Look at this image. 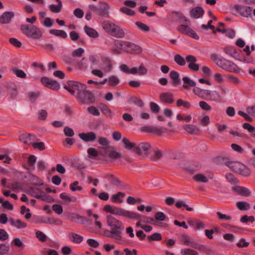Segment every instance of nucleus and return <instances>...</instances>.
<instances>
[{"mask_svg":"<svg viewBox=\"0 0 255 255\" xmlns=\"http://www.w3.org/2000/svg\"><path fill=\"white\" fill-rule=\"evenodd\" d=\"M107 221L108 226L111 227L110 230L108 231L109 234L107 237L112 238L118 244H122L123 241V232L125 229L123 223L112 215L107 216Z\"/></svg>","mask_w":255,"mask_h":255,"instance_id":"f257e3e1","label":"nucleus"},{"mask_svg":"<svg viewBox=\"0 0 255 255\" xmlns=\"http://www.w3.org/2000/svg\"><path fill=\"white\" fill-rule=\"evenodd\" d=\"M20 30L27 37L38 39L42 36V32L36 26L33 24H22L20 26Z\"/></svg>","mask_w":255,"mask_h":255,"instance_id":"f03ea898","label":"nucleus"},{"mask_svg":"<svg viewBox=\"0 0 255 255\" xmlns=\"http://www.w3.org/2000/svg\"><path fill=\"white\" fill-rule=\"evenodd\" d=\"M225 164L232 171L243 176L248 177L251 175L250 169L241 162L228 161L226 162Z\"/></svg>","mask_w":255,"mask_h":255,"instance_id":"7ed1b4c3","label":"nucleus"},{"mask_svg":"<svg viewBox=\"0 0 255 255\" xmlns=\"http://www.w3.org/2000/svg\"><path fill=\"white\" fill-rule=\"evenodd\" d=\"M64 88L73 96H79L80 93L87 89V86L83 84L74 81H69Z\"/></svg>","mask_w":255,"mask_h":255,"instance_id":"20e7f679","label":"nucleus"},{"mask_svg":"<svg viewBox=\"0 0 255 255\" xmlns=\"http://www.w3.org/2000/svg\"><path fill=\"white\" fill-rule=\"evenodd\" d=\"M79 96H76V98L81 104H92L95 102V98L92 92L89 90H85Z\"/></svg>","mask_w":255,"mask_h":255,"instance_id":"39448f33","label":"nucleus"},{"mask_svg":"<svg viewBox=\"0 0 255 255\" xmlns=\"http://www.w3.org/2000/svg\"><path fill=\"white\" fill-rule=\"evenodd\" d=\"M218 66L222 69L229 72H237L238 69L237 66L233 62L223 58L219 63Z\"/></svg>","mask_w":255,"mask_h":255,"instance_id":"423d86ee","label":"nucleus"},{"mask_svg":"<svg viewBox=\"0 0 255 255\" xmlns=\"http://www.w3.org/2000/svg\"><path fill=\"white\" fill-rule=\"evenodd\" d=\"M101 154L114 160L122 156L121 154L116 151L115 147L112 146H108L103 148V152Z\"/></svg>","mask_w":255,"mask_h":255,"instance_id":"0eeeda50","label":"nucleus"},{"mask_svg":"<svg viewBox=\"0 0 255 255\" xmlns=\"http://www.w3.org/2000/svg\"><path fill=\"white\" fill-rule=\"evenodd\" d=\"M177 29L180 32L186 34L195 39L197 40L199 38L197 34L187 25L183 24L180 25L178 27Z\"/></svg>","mask_w":255,"mask_h":255,"instance_id":"6e6552de","label":"nucleus"},{"mask_svg":"<svg viewBox=\"0 0 255 255\" xmlns=\"http://www.w3.org/2000/svg\"><path fill=\"white\" fill-rule=\"evenodd\" d=\"M234 9L242 16L248 17L252 15V8L250 6L235 5Z\"/></svg>","mask_w":255,"mask_h":255,"instance_id":"1a4fd4ad","label":"nucleus"},{"mask_svg":"<svg viewBox=\"0 0 255 255\" xmlns=\"http://www.w3.org/2000/svg\"><path fill=\"white\" fill-rule=\"evenodd\" d=\"M41 82L47 87L54 90H58L60 88V85L58 82L51 80L47 77H42L41 78Z\"/></svg>","mask_w":255,"mask_h":255,"instance_id":"9d476101","label":"nucleus"},{"mask_svg":"<svg viewBox=\"0 0 255 255\" xmlns=\"http://www.w3.org/2000/svg\"><path fill=\"white\" fill-rule=\"evenodd\" d=\"M151 148V145L148 142H141L138 145H135V152L138 155L144 154L146 156H148V151Z\"/></svg>","mask_w":255,"mask_h":255,"instance_id":"9b49d317","label":"nucleus"},{"mask_svg":"<svg viewBox=\"0 0 255 255\" xmlns=\"http://www.w3.org/2000/svg\"><path fill=\"white\" fill-rule=\"evenodd\" d=\"M185 59L186 62L189 63L188 67L189 69L193 71H197L199 70V65L195 63L197 61L195 56L188 55L186 56Z\"/></svg>","mask_w":255,"mask_h":255,"instance_id":"f8f14e48","label":"nucleus"},{"mask_svg":"<svg viewBox=\"0 0 255 255\" xmlns=\"http://www.w3.org/2000/svg\"><path fill=\"white\" fill-rule=\"evenodd\" d=\"M163 156V152L160 149L156 148L150 151L148 157L149 160L153 162H157L161 159Z\"/></svg>","mask_w":255,"mask_h":255,"instance_id":"ddd939ff","label":"nucleus"},{"mask_svg":"<svg viewBox=\"0 0 255 255\" xmlns=\"http://www.w3.org/2000/svg\"><path fill=\"white\" fill-rule=\"evenodd\" d=\"M125 52L130 54H139L142 52V49L139 45L127 41Z\"/></svg>","mask_w":255,"mask_h":255,"instance_id":"4468645a","label":"nucleus"},{"mask_svg":"<svg viewBox=\"0 0 255 255\" xmlns=\"http://www.w3.org/2000/svg\"><path fill=\"white\" fill-rule=\"evenodd\" d=\"M206 99H208L212 101L220 102L222 100V96L217 91H211L208 90Z\"/></svg>","mask_w":255,"mask_h":255,"instance_id":"2eb2a0df","label":"nucleus"},{"mask_svg":"<svg viewBox=\"0 0 255 255\" xmlns=\"http://www.w3.org/2000/svg\"><path fill=\"white\" fill-rule=\"evenodd\" d=\"M109 9L110 6L107 2H101L98 6L97 14L102 16H108Z\"/></svg>","mask_w":255,"mask_h":255,"instance_id":"dca6fc26","label":"nucleus"},{"mask_svg":"<svg viewBox=\"0 0 255 255\" xmlns=\"http://www.w3.org/2000/svg\"><path fill=\"white\" fill-rule=\"evenodd\" d=\"M80 138L85 142L95 141L97 138L96 133L93 131L82 132L79 134Z\"/></svg>","mask_w":255,"mask_h":255,"instance_id":"f3484780","label":"nucleus"},{"mask_svg":"<svg viewBox=\"0 0 255 255\" xmlns=\"http://www.w3.org/2000/svg\"><path fill=\"white\" fill-rule=\"evenodd\" d=\"M204 13V10L201 6H196L190 11V16L195 19L202 17Z\"/></svg>","mask_w":255,"mask_h":255,"instance_id":"a211bd4d","label":"nucleus"},{"mask_svg":"<svg viewBox=\"0 0 255 255\" xmlns=\"http://www.w3.org/2000/svg\"><path fill=\"white\" fill-rule=\"evenodd\" d=\"M14 15V12L12 11H6L3 12L0 16V23L2 24L9 23Z\"/></svg>","mask_w":255,"mask_h":255,"instance_id":"6ab92c4d","label":"nucleus"},{"mask_svg":"<svg viewBox=\"0 0 255 255\" xmlns=\"http://www.w3.org/2000/svg\"><path fill=\"white\" fill-rule=\"evenodd\" d=\"M159 98L162 103L166 104H172L174 102L173 95L169 92L161 93Z\"/></svg>","mask_w":255,"mask_h":255,"instance_id":"aec40b11","label":"nucleus"},{"mask_svg":"<svg viewBox=\"0 0 255 255\" xmlns=\"http://www.w3.org/2000/svg\"><path fill=\"white\" fill-rule=\"evenodd\" d=\"M10 225L18 229H21L26 227L27 224L19 219L15 220L12 218L9 219Z\"/></svg>","mask_w":255,"mask_h":255,"instance_id":"412c9836","label":"nucleus"},{"mask_svg":"<svg viewBox=\"0 0 255 255\" xmlns=\"http://www.w3.org/2000/svg\"><path fill=\"white\" fill-rule=\"evenodd\" d=\"M34 135L29 133H23L20 135L19 139L20 141L25 144H32L34 140Z\"/></svg>","mask_w":255,"mask_h":255,"instance_id":"4be33fe9","label":"nucleus"},{"mask_svg":"<svg viewBox=\"0 0 255 255\" xmlns=\"http://www.w3.org/2000/svg\"><path fill=\"white\" fill-rule=\"evenodd\" d=\"M110 34L114 37L122 38L125 36V32L119 26L115 24Z\"/></svg>","mask_w":255,"mask_h":255,"instance_id":"5701e85b","label":"nucleus"},{"mask_svg":"<svg viewBox=\"0 0 255 255\" xmlns=\"http://www.w3.org/2000/svg\"><path fill=\"white\" fill-rule=\"evenodd\" d=\"M233 191L237 194L244 196H249L251 194L249 190L244 187L236 186L233 188Z\"/></svg>","mask_w":255,"mask_h":255,"instance_id":"b1692460","label":"nucleus"},{"mask_svg":"<svg viewBox=\"0 0 255 255\" xmlns=\"http://www.w3.org/2000/svg\"><path fill=\"white\" fill-rule=\"evenodd\" d=\"M182 80L183 81V87L186 90H189L191 87H196V82L188 77H184Z\"/></svg>","mask_w":255,"mask_h":255,"instance_id":"393cba45","label":"nucleus"},{"mask_svg":"<svg viewBox=\"0 0 255 255\" xmlns=\"http://www.w3.org/2000/svg\"><path fill=\"white\" fill-rule=\"evenodd\" d=\"M188 224L196 229H202L205 228V224L198 219L190 220L187 221Z\"/></svg>","mask_w":255,"mask_h":255,"instance_id":"a878e982","label":"nucleus"},{"mask_svg":"<svg viewBox=\"0 0 255 255\" xmlns=\"http://www.w3.org/2000/svg\"><path fill=\"white\" fill-rule=\"evenodd\" d=\"M68 238L74 243L80 244L83 241L82 236L73 232L69 233Z\"/></svg>","mask_w":255,"mask_h":255,"instance_id":"bb28decb","label":"nucleus"},{"mask_svg":"<svg viewBox=\"0 0 255 255\" xmlns=\"http://www.w3.org/2000/svg\"><path fill=\"white\" fill-rule=\"evenodd\" d=\"M138 213L125 210L123 217L129 220H138Z\"/></svg>","mask_w":255,"mask_h":255,"instance_id":"cd10ccee","label":"nucleus"},{"mask_svg":"<svg viewBox=\"0 0 255 255\" xmlns=\"http://www.w3.org/2000/svg\"><path fill=\"white\" fill-rule=\"evenodd\" d=\"M170 78L173 80L172 84L177 86L180 84V80L179 78V74L175 71L172 70L170 71L169 74Z\"/></svg>","mask_w":255,"mask_h":255,"instance_id":"c85d7f7f","label":"nucleus"},{"mask_svg":"<svg viewBox=\"0 0 255 255\" xmlns=\"http://www.w3.org/2000/svg\"><path fill=\"white\" fill-rule=\"evenodd\" d=\"M56 1L58 2L57 5L54 4H50L49 8L52 12L59 13L61 11L62 2L61 0H56Z\"/></svg>","mask_w":255,"mask_h":255,"instance_id":"c756f323","label":"nucleus"},{"mask_svg":"<svg viewBox=\"0 0 255 255\" xmlns=\"http://www.w3.org/2000/svg\"><path fill=\"white\" fill-rule=\"evenodd\" d=\"M125 196V194L123 192H119L116 194H113L111 196V200L113 203H121L123 202L122 198Z\"/></svg>","mask_w":255,"mask_h":255,"instance_id":"7c9ffc66","label":"nucleus"},{"mask_svg":"<svg viewBox=\"0 0 255 255\" xmlns=\"http://www.w3.org/2000/svg\"><path fill=\"white\" fill-rule=\"evenodd\" d=\"M84 29L86 34L90 37L97 38L99 36V34L95 29L90 27L87 25H85Z\"/></svg>","mask_w":255,"mask_h":255,"instance_id":"2f4dec72","label":"nucleus"},{"mask_svg":"<svg viewBox=\"0 0 255 255\" xmlns=\"http://www.w3.org/2000/svg\"><path fill=\"white\" fill-rule=\"evenodd\" d=\"M49 33L51 34L60 37L62 38H66L67 37V34L63 30L50 29Z\"/></svg>","mask_w":255,"mask_h":255,"instance_id":"473e14b6","label":"nucleus"},{"mask_svg":"<svg viewBox=\"0 0 255 255\" xmlns=\"http://www.w3.org/2000/svg\"><path fill=\"white\" fill-rule=\"evenodd\" d=\"M208 90L201 89L198 87H195L193 89V92L197 96L202 98H206Z\"/></svg>","mask_w":255,"mask_h":255,"instance_id":"72a5a7b5","label":"nucleus"},{"mask_svg":"<svg viewBox=\"0 0 255 255\" xmlns=\"http://www.w3.org/2000/svg\"><path fill=\"white\" fill-rule=\"evenodd\" d=\"M237 207L241 211H247L250 209V204L246 201H239L236 203Z\"/></svg>","mask_w":255,"mask_h":255,"instance_id":"f704fd0d","label":"nucleus"},{"mask_svg":"<svg viewBox=\"0 0 255 255\" xmlns=\"http://www.w3.org/2000/svg\"><path fill=\"white\" fill-rule=\"evenodd\" d=\"M167 129L165 128L162 127L158 128L156 127H152L151 133H154L158 136H161L164 133L166 132Z\"/></svg>","mask_w":255,"mask_h":255,"instance_id":"c9c22d12","label":"nucleus"},{"mask_svg":"<svg viewBox=\"0 0 255 255\" xmlns=\"http://www.w3.org/2000/svg\"><path fill=\"white\" fill-rule=\"evenodd\" d=\"M138 220L141 221L142 223L147 224H153L154 221L153 218L150 217L142 215L139 214H138Z\"/></svg>","mask_w":255,"mask_h":255,"instance_id":"e433bc0d","label":"nucleus"},{"mask_svg":"<svg viewBox=\"0 0 255 255\" xmlns=\"http://www.w3.org/2000/svg\"><path fill=\"white\" fill-rule=\"evenodd\" d=\"M174 60L179 66H183L186 64V59L179 54H176L174 57Z\"/></svg>","mask_w":255,"mask_h":255,"instance_id":"4c0bfd02","label":"nucleus"},{"mask_svg":"<svg viewBox=\"0 0 255 255\" xmlns=\"http://www.w3.org/2000/svg\"><path fill=\"white\" fill-rule=\"evenodd\" d=\"M122 141L125 145V148L128 150H131L133 148L135 147L136 144L131 142L128 138L124 137Z\"/></svg>","mask_w":255,"mask_h":255,"instance_id":"58836bf2","label":"nucleus"},{"mask_svg":"<svg viewBox=\"0 0 255 255\" xmlns=\"http://www.w3.org/2000/svg\"><path fill=\"white\" fill-rule=\"evenodd\" d=\"M127 42V41L121 40H115L114 41V44L117 48L125 51Z\"/></svg>","mask_w":255,"mask_h":255,"instance_id":"ea45409f","label":"nucleus"},{"mask_svg":"<svg viewBox=\"0 0 255 255\" xmlns=\"http://www.w3.org/2000/svg\"><path fill=\"white\" fill-rule=\"evenodd\" d=\"M114 23H111L109 21H105L102 23V27L109 34L111 33L112 28L114 27Z\"/></svg>","mask_w":255,"mask_h":255,"instance_id":"a19ab883","label":"nucleus"},{"mask_svg":"<svg viewBox=\"0 0 255 255\" xmlns=\"http://www.w3.org/2000/svg\"><path fill=\"white\" fill-rule=\"evenodd\" d=\"M104 70L105 71L109 72L112 68L111 60L109 58H105L104 59Z\"/></svg>","mask_w":255,"mask_h":255,"instance_id":"79ce46f5","label":"nucleus"},{"mask_svg":"<svg viewBox=\"0 0 255 255\" xmlns=\"http://www.w3.org/2000/svg\"><path fill=\"white\" fill-rule=\"evenodd\" d=\"M120 83V80L116 76H111L108 79V84L110 86L115 87Z\"/></svg>","mask_w":255,"mask_h":255,"instance_id":"37998d69","label":"nucleus"},{"mask_svg":"<svg viewBox=\"0 0 255 255\" xmlns=\"http://www.w3.org/2000/svg\"><path fill=\"white\" fill-rule=\"evenodd\" d=\"M147 240L149 242L151 241H159L162 239V236L160 233H155L152 235L147 236Z\"/></svg>","mask_w":255,"mask_h":255,"instance_id":"c03bdc74","label":"nucleus"},{"mask_svg":"<svg viewBox=\"0 0 255 255\" xmlns=\"http://www.w3.org/2000/svg\"><path fill=\"white\" fill-rule=\"evenodd\" d=\"M12 71L13 73L15 74V75L20 78L25 79L26 78V74L22 70L18 69L17 68H14L12 69Z\"/></svg>","mask_w":255,"mask_h":255,"instance_id":"a18cd8bd","label":"nucleus"},{"mask_svg":"<svg viewBox=\"0 0 255 255\" xmlns=\"http://www.w3.org/2000/svg\"><path fill=\"white\" fill-rule=\"evenodd\" d=\"M184 129L189 133L196 134L198 129L195 126L192 125H187L184 127Z\"/></svg>","mask_w":255,"mask_h":255,"instance_id":"49530a36","label":"nucleus"},{"mask_svg":"<svg viewBox=\"0 0 255 255\" xmlns=\"http://www.w3.org/2000/svg\"><path fill=\"white\" fill-rule=\"evenodd\" d=\"M99 108L103 114L111 116V111L107 105L105 104L101 103L99 105Z\"/></svg>","mask_w":255,"mask_h":255,"instance_id":"de8ad7c7","label":"nucleus"},{"mask_svg":"<svg viewBox=\"0 0 255 255\" xmlns=\"http://www.w3.org/2000/svg\"><path fill=\"white\" fill-rule=\"evenodd\" d=\"M224 51L227 54L230 55L235 58L238 56V53L235 49L230 48L229 47H225L224 48Z\"/></svg>","mask_w":255,"mask_h":255,"instance_id":"09e8293b","label":"nucleus"},{"mask_svg":"<svg viewBox=\"0 0 255 255\" xmlns=\"http://www.w3.org/2000/svg\"><path fill=\"white\" fill-rule=\"evenodd\" d=\"M193 179L197 182L207 183L208 181V178L203 174H197L193 176Z\"/></svg>","mask_w":255,"mask_h":255,"instance_id":"8fccbe9b","label":"nucleus"},{"mask_svg":"<svg viewBox=\"0 0 255 255\" xmlns=\"http://www.w3.org/2000/svg\"><path fill=\"white\" fill-rule=\"evenodd\" d=\"M176 105L178 107L183 106L186 109H189L191 106V104L190 102L183 101L182 99H178L177 101Z\"/></svg>","mask_w":255,"mask_h":255,"instance_id":"3c124183","label":"nucleus"},{"mask_svg":"<svg viewBox=\"0 0 255 255\" xmlns=\"http://www.w3.org/2000/svg\"><path fill=\"white\" fill-rule=\"evenodd\" d=\"M180 241L181 242L183 243L184 244L186 245L187 246H190L192 241H190V237L185 234H183L180 236Z\"/></svg>","mask_w":255,"mask_h":255,"instance_id":"603ef678","label":"nucleus"},{"mask_svg":"<svg viewBox=\"0 0 255 255\" xmlns=\"http://www.w3.org/2000/svg\"><path fill=\"white\" fill-rule=\"evenodd\" d=\"M130 101L132 104H134L139 107H142L144 106V103L142 100L136 97H131L130 99Z\"/></svg>","mask_w":255,"mask_h":255,"instance_id":"864d4df0","label":"nucleus"},{"mask_svg":"<svg viewBox=\"0 0 255 255\" xmlns=\"http://www.w3.org/2000/svg\"><path fill=\"white\" fill-rule=\"evenodd\" d=\"M217 215L218 216V219L220 221H229L232 219V217L231 216L222 214L220 212H217Z\"/></svg>","mask_w":255,"mask_h":255,"instance_id":"5fc2aeb1","label":"nucleus"},{"mask_svg":"<svg viewBox=\"0 0 255 255\" xmlns=\"http://www.w3.org/2000/svg\"><path fill=\"white\" fill-rule=\"evenodd\" d=\"M6 88L8 91V92H11V91H14V95H17V87L14 83L12 82H8L6 84Z\"/></svg>","mask_w":255,"mask_h":255,"instance_id":"6e6d98bb","label":"nucleus"},{"mask_svg":"<svg viewBox=\"0 0 255 255\" xmlns=\"http://www.w3.org/2000/svg\"><path fill=\"white\" fill-rule=\"evenodd\" d=\"M175 206L177 208H181L182 207H184L188 211H192L193 210V208L188 207V206L186 204L185 202L183 201H179L177 202L175 204Z\"/></svg>","mask_w":255,"mask_h":255,"instance_id":"4d7b16f0","label":"nucleus"},{"mask_svg":"<svg viewBox=\"0 0 255 255\" xmlns=\"http://www.w3.org/2000/svg\"><path fill=\"white\" fill-rule=\"evenodd\" d=\"M135 25L141 31L148 32L150 30L149 27L148 26L141 22L137 21L135 22Z\"/></svg>","mask_w":255,"mask_h":255,"instance_id":"13d9d810","label":"nucleus"},{"mask_svg":"<svg viewBox=\"0 0 255 255\" xmlns=\"http://www.w3.org/2000/svg\"><path fill=\"white\" fill-rule=\"evenodd\" d=\"M7 187L11 189L12 190H16L21 189V184L18 182L8 183L7 185Z\"/></svg>","mask_w":255,"mask_h":255,"instance_id":"bf43d9fd","label":"nucleus"},{"mask_svg":"<svg viewBox=\"0 0 255 255\" xmlns=\"http://www.w3.org/2000/svg\"><path fill=\"white\" fill-rule=\"evenodd\" d=\"M182 255H198V253L190 249H184L181 250Z\"/></svg>","mask_w":255,"mask_h":255,"instance_id":"052dcab7","label":"nucleus"},{"mask_svg":"<svg viewBox=\"0 0 255 255\" xmlns=\"http://www.w3.org/2000/svg\"><path fill=\"white\" fill-rule=\"evenodd\" d=\"M88 112L93 116H99L100 115V113L99 110L94 106H90L87 108Z\"/></svg>","mask_w":255,"mask_h":255,"instance_id":"680f3d73","label":"nucleus"},{"mask_svg":"<svg viewBox=\"0 0 255 255\" xmlns=\"http://www.w3.org/2000/svg\"><path fill=\"white\" fill-rule=\"evenodd\" d=\"M37 199H41L43 201H48L50 196L46 195L44 192L40 191L39 194H36L33 196Z\"/></svg>","mask_w":255,"mask_h":255,"instance_id":"e2e57ef3","label":"nucleus"},{"mask_svg":"<svg viewBox=\"0 0 255 255\" xmlns=\"http://www.w3.org/2000/svg\"><path fill=\"white\" fill-rule=\"evenodd\" d=\"M79 182L77 181H74L73 183L70 185V188L72 191H81L83 190V187L80 186H78Z\"/></svg>","mask_w":255,"mask_h":255,"instance_id":"0e129e2a","label":"nucleus"},{"mask_svg":"<svg viewBox=\"0 0 255 255\" xmlns=\"http://www.w3.org/2000/svg\"><path fill=\"white\" fill-rule=\"evenodd\" d=\"M87 152L88 154V156L90 158H94L97 157L98 154L99 152L95 148L93 147H90L88 149Z\"/></svg>","mask_w":255,"mask_h":255,"instance_id":"69168bd1","label":"nucleus"},{"mask_svg":"<svg viewBox=\"0 0 255 255\" xmlns=\"http://www.w3.org/2000/svg\"><path fill=\"white\" fill-rule=\"evenodd\" d=\"M48 113L45 110H41L38 113V119L40 121H45Z\"/></svg>","mask_w":255,"mask_h":255,"instance_id":"338daca9","label":"nucleus"},{"mask_svg":"<svg viewBox=\"0 0 255 255\" xmlns=\"http://www.w3.org/2000/svg\"><path fill=\"white\" fill-rule=\"evenodd\" d=\"M36 238L41 242H45L47 240V236L43 232L40 231L36 232Z\"/></svg>","mask_w":255,"mask_h":255,"instance_id":"774afa93","label":"nucleus"}]
</instances>
